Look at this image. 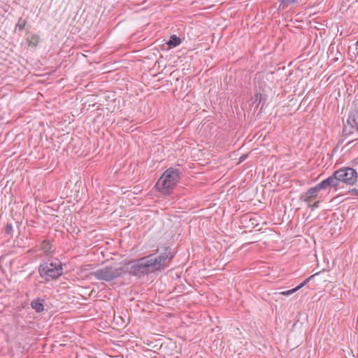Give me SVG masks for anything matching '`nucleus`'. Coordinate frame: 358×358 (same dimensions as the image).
Returning a JSON list of instances; mask_svg holds the SVG:
<instances>
[{
	"mask_svg": "<svg viewBox=\"0 0 358 358\" xmlns=\"http://www.w3.org/2000/svg\"><path fill=\"white\" fill-rule=\"evenodd\" d=\"M280 5L282 6V8H287L288 6L296 4L298 3V0H277Z\"/></svg>",
	"mask_w": 358,
	"mask_h": 358,
	"instance_id": "f3484780",
	"label": "nucleus"
},
{
	"mask_svg": "<svg viewBox=\"0 0 358 358\" xmlns=\"http://www.w3.org/2000/svg\"><path fill=\"white\" fill-rule=\"evenodd\" d=\"M144 261H142V257L135 260L133 264L129 268L125 267L127 269V272L137 277H142L146 275L145 268L143 266Z\"/></svg>",
	"mask_w": 358,
	"mask_h": 358,
	"instance_id": "0eeeda50",
	"label": "nucleus"
},
{
	"mask_svg": "<svg viewBox=\"0 0 358 358\" xmlns=\"http://www.w3.org/2000/svg\"><path fill=\"white\" fill-rule=\"evenodd\" d=\"M254 220H255V218H252V219L251 218V219H250V221H252Z\"/></svg>",
	"mask_w": 358,
	"mask_h": 358,
	"instance_id": "393cba45",
	"label": "nucleus"
},
{
	"mask_svg": "<svg viewBox=\"0 0 358 358\" xmlns=\"http://www.w3.org/2000/svg\"><path fill=\"white\" fill-rule=\"evenodd\" d=\"M41 265H47L50 268L55 267L56 268H59V266L60 268H62V262L57 259H49L46 262H44L43 264H41Z\"/></svg>",
	"mask_w": 358,
	"mask_h": 358,
	"instance_id": "4468645a",
	"label": "nucleus"
},
{
	"mask_svg": "<svg viewBox=\"0 0 358 358\" xmlns=\"http://www.w3.org/2000/svg\"><path fill=\"white\" fill-rule=\"evenodd\" d=\"M173 258V255L170 247H166L164 251L158 255L154 253L142 257V261H144L143 264L146 275L164 270L169 266Z\"/></svg>",
	"mask_w": 358,
	"mask_h": 358,
	"instance_id": "f257e3e1",
	"label": "nucleus"
},
{
	"mask_svg": "<svg viewBox=\"0 0 358 358\" xmlns=\"http://www.w3.org/2000/svg\"><path fill=\"white\" fill-rule=\"evenodd\" d=\"M180 171L171 167L166 169L156 183L157 189L165 195H169L180 180Z\"/></svg>",
	"mask_w": 358,
	"mask_h": 358,
	"instance_id": "f03ea898",
	"label": "nucleus"
},
{
	"mask_svg": "<svg viewBox=\"0 0 358 358\" xmlns=\"http://www.w3.org/2000/svg\"><path fill=\"white\" fill-rule=\"evenodd\" d=\"M320 189L316 185L314 187L310 188L306 192L301 195L300 200L305 202H310L312 199L317 197V192Z\"/></svg>",
	"mask_w": 358,
	"mask_h": 358,
	"instance_id": "1a4fd4ad",
	"label": "nucleus"
},
{
	"mask_svg": "<svg viewBox=\"0 0 358 358\" xmlns=\"http://www.w3.org/2000/svg\"><path fill=\"white\" fill-rule=\"evenodd\" d=\"M319 203H320V202H319L318 201H316V202H315V203L311 206L312 209H313V208H317V207H318V206H319Z\"/></svg>",
	"mask_w": 358,
	"mask_h": 358,
	"instance_id": "4be33fe9",
	"label": "nucleus"
},
{
	"mask_svg": "<svg viewBox=\"0 0 358 358\" xmlns=\"http://www.w3.org/2000/svg\"><path fill=\"white\" fill-rule=\"evenodd\" d=\"M245 156H244V155H243V156H242L240 159H245Z\"/></svg>",
	"mask_w": 358,
	"mask_h": 358,
	"instance_id": "b1692460",
	"label": "nucleus"
},
{
	"mask_svg": "<svg viewBox=\"0 0 358 358\" xmlns=\"http://www.w3.org/2000/svg\"><path fill=\"white\" fill-rule=\"evenodd\" d=\"M317 273H315L314 275H310V277H308L306 279H305L301 284H299L295 288H293L292 289L280 292V294L284 295V296H289V295H291V294H294V292H296V291H298L299 289L302 288L303 286H305L310 281V280L311 278H314V276L315 275H317Z\"/></svg>",
	"mask_w": 358,
	"mask_h": 358,
	"instance_id": "9b49d317",
	"label": "nucleus"
},
{
	"mask_svg": "<svg viewBox=\"0 0 358 358\" xmlns=\"http://www.w3.org/2000/svg\"><path fill=\"white\" fill-rule=\"evenodd\" d=\"M254 99V103H257V106H259V104L263 102L262 103V106L261 108H262L264 106V104L265 103V100L266 99L264 98V96L262 94L258 92V93H256L254 96V97L252 98Z\"/></svg>",
	"mask_w": 358,
	"mask_h": 358,
	"instance_id": "dca6fc26",
	"label": "nucleus"
},
{
	"mask_svg": "<svg viewBox=\"0 0 358 358\" xmlns=\"http://www.w3.org/2000/svg\"><path fill=\"white\" fill-rule=\"evenodd\" d=\"M267 80L268 78H266L263 73H259L256 75L255 78V83L257 87L264 92L267 88H270V87L266 83Z\"/></svg>",
	"mask_w": 358,
	"mask_h": 358,
	"instance_id": "9d476101",
	"label": "nucleus"
},
{
	"mask_svg": "<svg viewBox=\"0 0 358 358\" xmlns=\"http://www.w3.org/2000/svg\"><path fill=\"white\" fill-rule=\"evenodd\" d=\"M27 23V22L26 20H22V18L20 17L18 20L17 24H16L15 29L18 28L20 31L22 30L23 29H24Z\"/></svg>",
	"mask_w": 358,
	"mask_h": 358,
	"instance_id": "6ab92c4d",
	"label": "nucleus"
},
{
	"mask_svg": "<svg viewBox=\"0 0 358 358\" xmlns=\"http://www.w3.org/2000/svg\"><path fill=\"white\" fill-rule=\"evenodd\" d=\"M343 137L354 138L358 134V108L355 107L349 113L348 120L343 124Z\"/></svg>",
	"mask_w": 358,
	"mask_h": 358,
	"instance_id": "20e7f679",
	"label": "nucleus"
},
{
	"mask_svg": "<svg viewBox=\"0 0 358 358\" xmlns=\"http://www.w3.org/2000/svg\"><path fill=\"white\" fill-rule=\"evenodd\" d=\"M334 176L338 178V183L343 182L346 185H352L357 180V172L351 167L341 168L334 171Z\"/></svg>",
	"mask_w": 358,
	"mask_h": 358,
	"instance_id": "39448f33",
	"label": "nucleus"
},
{
	"mask_svg": "<svg viewBox=\"0 0 358 358\" xmlns=\"http://www.w3.org/2000/svg\"><path fill=\"white\" fill-rule=\"evenodd\" d=\"M317 187L321 190L327 189V187H333L335 189L339 186L338 178L334 176V172L331 176L328 177L327 179L323 180L317 185Z\"/></svg>",
	"mask_w": 358,
	"mask_h": 358,
	"instance_id": "6e6552de",
	"label": "nucleus"
},
{
	"mask_svg": "<svg viewBox=\"0 0 358 358\" xmlns=\"http://www.w3.org/2000/svg\"><path fill=\"white\" fill-rule=\"evenodd\" d=\"M26 41L29 46L36 47L39 42V36L37 34H33L29 36Z\"/></svg>",
	"mask_w": 358,
	"mask_h": 358,
	"instance_id": "ddd939ff",
	"label": "nucleus"
},
{
	"mask_svg": "<svg viewBox=\"0 0 358 358\" xmlns=\"http://www.w3.org/2000/svg\"><path fill=\"white\" fill-rule=\"evenodd\" d=\"M349 193L352 196H356L358 197V189L356 188H353L349 191Z\"/></svg>",
	"mask_w": 358,
	"mask_h": 358,
	"instance_id": "412c9836",
	"label": "nucleus"
},
{
	"mask_svg": "<svg viewBox=\"0 0 358 358\" xmlns=\"http://www.w3.org/2000/svg\"><path fill=\"white\" fill-rule=\"evenodd\" d=\"M40 276L46 282L56 280L63 273V268H50L47 265H40L38 267Z\"/></svg>",
	"mask_w": 358,
	"mask_h": 358,
	"instance_id": "423d86ee",
	"label": "nucleus"
},
{
	"mask_svg": "<svg viewBox=\"0 0 358 358\" xmlns=\"http://www.w3.org/2000/svg\"><path fill=\"white\" fill-rule=\"evenodd\" d=\"M181 43L180 38L178 37L176 35L171 36L167 44L169 48H175Z\"/></svg>",
	"mask_w": 358,
	"mask_h": 358,
	"instance_id": "2eb2a0df",
	"label": "nucleus"
},
{
	"mask_svg": "<svg viewBox=\"0 0 358 358\" xmlns=\"http://www.w3.org/2000/svg\"><path fill=\"white\" fill-rule=\"evenodd\" d=\"M44 301L41 299H34L31 303V306L37 313H41L44 310Z\"/></svg>",
	"mask_w": 358,
	"mask_h": 358,
	"instance_id": "f8f14e48",
	"label": "nucleus"
},
{
	"mask_svg": "<svg viewBox=\"0 0 358 358\" xmlns=\"http://www.w3.org/2000/svg\"><path fill=\"white\" fill-rule=\"evenodd\" d=\"M41 249L45 252H50L51 249V244L49 241L44 240L41 243Z\"/></svg>",
	"mask_w": 358,
	"mask_h": 358,
	"instance_id": "a211bd4d",
	"label": "nucleus"
},
{
	"mask_svg": "<svg viewBox=\"0 0 358 358\" xmlns=\"http://www.w3.org/2000/svg\"><path fill=\"white\" fill-rule=\"evenodd\" d=\"M357 138H355L354 139L350 141L348 143H347V145H349L350 148L352 147V145H351V144L355 141L357 140Z\"/></svg>",
	"mask_w": 358,
	"mask_h": 358,
	"instance_id": "5701e85b",
	"label": "nucleus"
},
{
	"mask_svg": "<svg viewBox=\"0 0 358 358\" xmlns=\"http://www.w3.org/2000/svg\"><path fill=\"white\" fill-rule=\"evenodd\" d=\"M4 231L6 234H11L13 231V226L10 223H7L6 226L5 227Z\"/></svg>",
	"mask_w": 358,
	"mask_h": 358,
	"instance_id": "aec40b11",
	"label": "nucleus"
},
{
	"mask_svg": "<svg viewBox=\"0 0 358 358\" xmlns=\"http://www.w3.org/2000/svg\"><path fill=\"white\" fill-rule=\"evenodd\" d=\"M126 273H127V269L124 266L114 268L108 266L94 271H91L90 275L97 280L110 282Z\"/></svg>",
	"mask_w": 358,
	"mask_h": 358,
	"instance_id": "7ed1b4c3",
	"label": "nucleus"
}]
</instances>
